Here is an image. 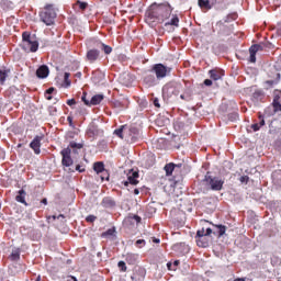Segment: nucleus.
<instances>
[{
    "mask_svg": "<svg viewBox=\"0 0 281 281\" xmlns=\"http://www.w3.org/2000/svg\"><path fill=\"white\" fill-rule=\"evenodd\" d=\"M145 21L148 25H157V23H165L167 32H175L179 27V16L172 15V7L168 3L151 4L145 14Z\"/></svg>",
    "mask_w": 281,
    "mask_h": 281,
    "instance_id": "f257e3e1",
    "label": "nucleus"
},
{
    "mask_svg": "<svg viewBox=\"0 0 281 281\" xmlns=\"http://www.w3.org/2000/svg\"><path fill=\"white\" fill-rule=\"evenodd\" d=\"M21 47L27 54L38 52V41L30 32H23Z\"/></svg>",
    "mask_w": 281,
    "mask_h": 281,
    "instance_id": "f03ea898",
    "label": "nucleus"
},
{
    "mask_svg": "<svg viewBox=\"0 0 281 281\" xmlns=\"http://www.w3.org/2000/svg\"><path fill=\"white\" fill-rule=\"evenodd\" d=\"M114 135L121 139H125V142H135L137 139V128L123 125L121 128L114 131Z\"/></svg>",
    "mask_w": 281,
    "mask_h": 281,
    "instance_id": "7ed1b4c3",
    "label": "nucleus"
},
{
    "mask_svg": "<svg viewBox=\"0 0 281 281\" xmlns=\"http://www.w3.org/2000/svg\"><path fill=\"white\" fill-rule=\"evenodd\" d=\"M40 16L45 25H54V21H56V8L54 4H47L45 11L41 12Z\"/></svg>",
    "mask_w": 281,
    "mask_h": 281,
    "instance_id": "20e7f679",
    "label": "nucleus"
},
{
    "mask_svg": "<svg viewBox=\"0 0 281 281\" xmlns=\"http://www.w3.org/2000/svg\"><path fill=\"white\" fill-rule=\"evenodd\" d=\"M205 182L207 186H210L211 190L215 191L223 190V183H225L223 179L217 177L212 178L210 176L205 178Z\"/></svg>",
    "mask_w": 281,
    "mask_h": 281,
    "instance_id": "39448f33",
    "label": "nucleus"
},
{
    "mask_svg": "<svg viewBox=\"0 0 281 281\" xmlns=\"http://www.w3.org/2000/svg\"><path fill=\"white\" fill-rule=\"evenodd\" d=\"M61 164L65 168V170H71V148H69V146L65 149L61 150Z\"/></svg>",
    "mask_w": 281,
    "mask_h": 281,
    "instance_id": "423d86ee",
    "label": "nucleus"
},
{
    "mask_svg": "<svg viewBox=\"0 0 281 281\" xmlns=\"http://www.w3.org/2000/svg\"><path fill=\"white\" fill-rule=\"evenodd\" d=\"M153 71L157 78H166L170 74L171 69L164 66L162 64H156L153 67Z\"/></svg>",
    "mask_w": 281,
    "mask_h": 281,
    "instance_id": "0eeeda50",
    "label": "nucleus"
},
{
    "mask_svg": "<svg viewBox=\"0 0 281 281\" xmlns=\"http://www.w3.org/2000/svg\"><path fill=\"white\" fill-rule=\"evenodd\" d=\"M93 170L97 172V175H101V181H104V179L109 181V171L104 169V164L95 162L93 165Z\"/></svg>",
    "mask_w": 281,
    "mask_h": 281,
    "instance_id": "6e6552de",
    "label": "nucleus"
},
{
    "mask_svg": "<svg viewBox=\"0 0 281 281\" xmlns=\"http://www.w3.org/2000/svg\"><path fill=\"white\" fill-rule=\"evenodd\" d=\"M137 179H139V173L137 171H130L127 173V180L124 182V186H128L130 183L131 186H137L139 183Z\"/></svg>",
    "mask_w": 281,
    "mask_h": 281,
    "instance_id": "1a4fd4ad",
    "label": "nucleus"
},
{
    "mask_svg": "<svg viewBox=\"0 0 281 281\" xmlns=\"http://www.w3.org/2000/svg\"><path fill=\"white\" fill-rule=\"evenodd\" d=\"M82 100L85 102V104H87L88 106H95V104H100V102H102L104 100V95L102 94H95L91 98L90 101L86 100L85 97H82Z\"/></svg>",
    "mask_w": 281,
    "mask_h": 281,
    "instance_id": "9d476101",
    "label": "nucleus"
},
{
    "mask_svg": "<svg viewBox=\"0 0 281 281\" xmlns=\"http://www.w3.org/2000/svg\"><path fill=\"white\" fill-rule=\"evenodd\" d=\"M43 137L36 136L30 144L32 150H34L35 155H41V140Z\"/></svg>",
    "mask_w": 281,
    "mask_h": 281,
    "instance_id": "9b49d317",
    "label": "nucleus"
},
{
    "mask_svg": "<svg viewBox=\"0 0 281 281\" xmlns=\"http://www.w3.org/2000/svg\"><path fill=\"white\" fill-rule=\"evenodd\" d=\"M258 52H262V45H260V44L252 45L249 48V54H250L249 61L250 63H256V54H258Z\"/></svg>",
    "mask_w": 281,
    "mask_h": 281,
    "instance_id": "f8f14e48",
    "label": "nucleus"
},
{
    "mask_svg": "<svg viewBox=\"0 0 281 281\" xmlns=\"http://www.w3.org/2000/svg\"><path fill=\"white\" fill-rule=\"evenodd\" d=\"M37 78H47L49 76V68L47 66H41L36 71Z\"/></svg>",
    "mask_w": 281,
    "mask_h": 281,
    "instance_id": "ddd939ff",
    "label": "nucleus"
},
{
    "mask_svg": "<svg viewBox=\"0 0 281 281\" xmlns=\"http://www.w3.org/2000/svg\"><path fill=\"white\" fill-rule=\"evenodd\" d=\"M99 56H100V52L97 49H90L87 53V59L90 60V63H94V60H98Z\"/></svg>",
    "mask_w": 281,
    "mask_h": 281,
    "instance_id": "4468645a",
    "label": "nucleus"
},
{
    "mask_svg": "<svg viewBox=\"0 0 281 281\" xmlns=\"http://www.w3.org/2000/svg\"><path fill=\"white\" fill-rule=\"evenodd\" d=\"M69 76H71L69 72H65L64 76L60 79V87H63L64 89H67L68 87H70L71 82L69 81Z\"/></svg>",
    "mask_w": 281,
    "mask_h": 281,
    "instance_id": "2eb2a0df",
    "label": "nucleus"
},
{
    "mask_svg": "<svg viewBox=\"0 0 281 281\" xmlns=\"http://www.w3.org/2000/svg\"><path fill=\"white\" fill-rule=\"evenodd\" d=\"M209 74L212 80H221L223 76H225V72L223 70H210Z\"/></svg>",
    "mask_w": 281,
    "mask_h": 281,
    "instance_id": "dca6fc26",
    "label": "nucleus"
},
{
    "mask_svg": "<svg viewBox=\"0 0 281 281\" xmlns=\"http://www.w3.org/2000/svg\"><path fill=\"white\" fill-rule=\"evenodd\" d=\"M25 190L23 189L18 192V195L15 196L18 203H23V205H27V202L25 201Z\"/></svg>",
    "mask_w": 281,
    "mask_h": 281,
    "instance_id": "f3484780",
    "label": "nucleus"
},
{
    "mask_svg": "<svg viewBox=\"0 0 281 281\" xmlns=\"http://www.w3.org/2000/svg\"><path fill=\"white\" fill-rule=\"evenodd\" d=\"M164 95H172L175 93L177 95V92H175V87L172 85H167L162 88Z\"/></svg>",
    "mask_w": 281,
    "mask_h": 281,
    "instance_id": "a211bd4d",
    "label": "nucleus"
},
{
    "mask_svg": "<svg viewBox=\"0 0 281 281\" xmlns=\"http://www.w3.org/2000/svg\"><path fill=\"white\" fill-rule=\"evenodd\" d=\"M10 74V69H0V85L5 83V79L8 78V75Z\"/></svg>",
    "mask_w": 281,
    "mask_h": 281,
    "instance_id": "6ab92c4d",
    "label": "nucleus"
},
{
    "mask_svg": "<svg viewBox=\"0 0 281 281\" xmlns=\"http://www.w3.org/2000/svg\"><path fill=\"white\" fill-rule=\"evenodd\" d=\"M196 245H198V247H207L210 245V241L207 240V236L206 237H198Z\"/></svg>",
    "mask_w": 281,
    "mask_h": 281,
    "instance_id": "aec40b11",
    "label": "nucleus"
},
{
    "mask_svg": "<svg viewBox=\"0 0 281 281\" xmlns=\"http://www.w3.org/2000/svg\"><path fill=\"white\" fill-rule=\"evenodd\" d=\"M177 167V165L170 162L168 165L165 166V171H166V175L168 177H170V175H172V172L175 171V168Z\"/></svg>",
    "mask_w": 281,
    "mask_h": 281,
    "instance_id": "412c9836",
    "label": "nucleus"
},
{
    "mask_svg": "<svg viewBox=\"0 0 281 281\" xmlns=\"http://www.w3.org/2000/svg\"><path fill=\"white\" fill-rule=\"evenodd\" d=\"M72 8L74 10H87V2H81L80 0H78Z\"/></svg>",
    "mask_w": 281,
    "mask_h": 281,
    "instance_id": "4be33fe9",
    "label": "nucleus"
},
{
    "mask_svg": "<svg viewBox=\"0 0 281 281\" xmlns=\"http://www.w3.org/2000/svg\"><path fill=\"white\" fill-rule=\"evenodd\" d=\"M200 8H204L205 10H210V0H199Z\"/></svg>",
    "mask_w": 281,
    "mask_h": 281,
    "instance_id": "5701e85b",
    "label": "nucleus"
},
{
    "mask_svg": "<svg viewBox=\"0 0 281 281\" xmlns=\"http://www.w3.org/2000/svg\"><path fill=\"white\" fill-rule=\"evenodd\" d=\"M265 126V119H262L259 123H255L251 125V128L256 131H260V127Z\"/></svg>",
    "mask_w": 281,
    "mask_h": 281,
    "instance_id": "b1692460",
    "label": "nucleus"
},
{
    "mask_svg": "<svg viewBox=\"0 0 281 281\" xmlns=\"http://www.w3.org/2000/svg\"><path fill=\"white\" fill-rule=\"evenodd\" d=\"M54 91H56V89L54 88H48L46 91H45V99L46 100H52V93H54Z\"/></svg>",
    "mask_w": 281,
    "mask_h": 281,
    "instance_id": "393cba45",
    "label": "nucleus"
},
{
    "mask_svg": "<svg viewBox=\"0 0 281 281\" xmlns=\"http://www.w3.org/2000/svg\"><path fill=\"white\" fill-rule=\"evenodd\" d=\"M101 49L104 50V54H111V52H113V48H111V46L105 44H101Z\"/></svg>",
    "mask_w": 281,
    "mask_h": 281,
    "instance_id": "a878e982",
    "label": "nucleus"
},
{
    "mask_svg": "<svg viewBox=\"0 0 281 281\" xmlns=\"http://www.w3.org/2000/svg\"><path fill=\"white\" fill-rule=\"evenodd\" d=\"M102 236H115V228H110L105 233L102 234Z\"/></svg>",
    "mask_w": 281,
    "mask_h": 281,
    "instance_id": "bb28decb",
    "label": "nucleus"
},
{
    "mask_svg": "<svg viewBox=\"0 0 281 281\" xmlns=\"http://www.w3.org/2000/svg\"><path fill=\"white\" fill-rule=\"evenodd\" d=\"M207 235H205V229H200V231H198V233H196V237L198 238H203V237H206Z\"/></svg>",
    "mask_w": 281,
    "mask_h": 281,
    "instance_id": "cd10ccee",
    "label": "nucleus"
},
{
    "mask_svg": "<svg viewBox=\"0 0 281 281\" xmlns=\"http://www.w3.org/2000/svg\"><path fill=\"white\" fill-rule=\"evenodd\" d=\"M217 229H218V235L220 236H223L225 234V231H226L225 226L220 225V226H217Z\"/></svg>",
    "mask_w": 281,
    "mask_h": 281,
    "instance_id": "c85d7f7f",
    "label": "nucleus"
},
{
    "mask_svg": "<svg viewBox=\"0 0 281 281\" xmlns=\"http://www.w3.org/2000/svg\"><path fill=\"white\" fill-rule=\"evenodd\" d=\"M71 148H77V150H80V148H82V144L72 142L71 143Z\"/></svg>",
    "mask_w": 281,
    "mask_h": 281,
    "instance_id": "c756f323",
    "label": "nucleus"
},
{
    "mask_svg": "<svg viewBox=\"0 0 281 281\" xmlns=\"http://www.w3.org/2000/svg\"><path fill=\"white\" fill-rule=\"evenodd\" d=\"M119 268L121 269V271H126V263L124 261H120Z\"/></svg>",
    "mask_w": 281,
    "mask_h": 281,
    "instance_id": "7c9ffc66",
    "label": "nucleus"
},
{
    "mask_svg": "<svg viewBox=\"0 0 281 281\" xmlns=\"http://www.w3.org/2000/svg\"><path fill=\"white\" fill-rule=\"evenodd\" d=\"M95 216L94 215H89V216H87L86 217V221L88 222V223H93L94 221H95Z\"/></svg>",
    "mask_w": 281,
    "mask_h": 281,
    "instance_id": "2f4dec72",
    "label": "nucleus"
},
{
    "mask_svg": "<svg viewBox=\"0 0 281 281\" xmlns=\"http://www.w3.org/2000/svg\"><path fill=\"white\" fill-rule=\"evenodd\" d=\"M11 258H12V260H19V258H20L19 252H12Z\"/></svg>",
    "mask_w": 281,
    "mask_h": 281,
    "instance_id": "473e14b6",
    "label": "nucleus"
},
{
    "mask_svg": "<svg viewBox=\"0 0 281 281\" xmlns=\"http://www.w3.org/2000/svg\"><path fill=\"white\" fill-rule=\"evenodd\" d=\"M56 218H65L64 215H59L58 217H56V215L49 216L48 221H56Z\"/></svg>",
    "mask_w": 281,
    "mask_h": 281,
    "instance_id": "72a5a7b5",
    "label": "nucleus"
},
{
    "mask_svg": "<svg viewBox=\"0 0 281 281\" xmlns=\"http://www.w3.org/2000/svg\"><path fill=\"white\" fill-rule=\"evenodd\" d=\"M154 105L157 108V109H160L161 105L159 104V99H154Z\"/></svg>",
    "mask_w": 281,
    "mask_h": 281,
    "instance_id": "f704fd0d",
    "label": "nucleus"
},
{
    "mask_svg": "<svg viewBox=\"0 0 281 281\" xmlns=\"http://www.w3.org/2000/svg\"><path fill=\"white\" fill-rule=\"evenodd\" d=\"M247 181H249V177L243 176V177L240 178V182H241V183H247Z\"/></svg>",
    "mask_w": 281,
    "mask_h": 281,
    "instance_id": "c9c22d12",
    "label": "nucleus"
},
{
    "mask_svg": "<svg viewBox=\"0 0 281 281\" xmlns=\"http://www.w3.org/2000/svg\"><path fill=\"white\" fill-rule=\"evenodd\" d=\"M76 170H77L78 172H85V167L78 165V166L76 167Z\"/></svg>",
    "mask_w": 281,
    "mask_h": 281,
    "instance_id": "e433bc0d",
    "label": "nucleus"
},
{
    "mask_svg": "<svg viewBox=\"0 0 281 281\" xmlns=\"http://www.w3.org/2000/svg\"><path fill=\"white\" fill-rule=\"evenodd\" d=\"M204 85H205L206 87H212V80L205 79V80H204Z\"/></svg>",
    "mask_w": 281,
    "mask_h": 281,
    "instance_id": "4c0bfd02",
    "label": "nucleus"
},
{
    "mask_svg": "<svg viewBox=\"0 0 281 281\" xmlns=\"http://www.w3.org/2000/svg\"><path fill=\"white\" fill-rule=\"evenodd\" d=\"M136 245L139 246V245H146V241L144 239H138L136 241Z\"/></svg>",
    "mask_w": 281,
    "mask_h": 281,
    "instance_id": "58836bf2",
    "label": "nucleus"
},
{
    "mask_svg": "<svg viewBox=\"0 0 281 281\" xmlns=\"http://www.w3.org/2000/svg\"><path fill=\"white\" fill-rule=\"evenodd\" d=\"M72 133H74L75 135H78V134L80 133V130L72 127Z\"/></svg>",
    "mask_w": 281,
    "mask_h": 281,
    "instance_id": "ea45409f",
    "label": "nucleus"
},
{
    "mask_svg": "<svg viewBox=\"0 0 281 281\" xmlns=\"http://www.w3.org/2000/svg\"><path fill=\"white\" fill-rule=\"evenodd\" d=\"M210 234H212V228H207V229L205 231V236H210Z\"/></svg>",
    "mask_w": 281,
    "mask_h": 281,
    "instance_id": "a19ab883",
    "label": "nucleus"
},
{
    "mask_svg": "<svg viewBox=\"0 0 281 281\" xmlns=\"http://www.w3.org/2000/svg\"><path fill=\"white\" fill-rule=\"evenodd\" d=\"M68 124H71V115L67 116Z\"/></svg>",
    "mask_w": 281,
    "mask_h": 281,
    "instance_id": "79ce46f5",
    "label": "nucleus"
},
{
    "mask_svg": "<svg viewBox=\"0 0 281 281\" xmlns=\"http://www.w3.org/2000/svg\"><path fill=\"white\" fill-rule=\"evenodd\" d=\"M42 203H43L44 205H47V199L44 198V199L42 200Z\"/></svg>",
    "mask_w": 281,
    "mask_h": 281,
    "instance_id": "37998d69",
    "label": "nucleus"
},
{
    "mask_svg": "<svg viewBox=\"0 0 281 281\" xmlns=\"http://www.w3.org/2000/svg\"><path fill=\"white\" fill-rule=\"evenodd\" d=\"M67 104H68V106H71V99L67 100Z\"/></svg>",
    "mask_w": 281,
    "mask_h": 281,
    "instance_id": "c03bdc74",
    "label": "nucleus"
},
{
    "mask_svg": "<svg viewBox=\"0 0 281 281\" xmlns=\"http://www.w3.org/2000/svg\"><path fill=\"white\" fill-rule=\"evenodd\" d=\"M134 194H139V189H135Z\"/></svg>",
    "mask_w": 281,
    "mask_h": 281,
    "instance_id": "a18cd8bd",
    "label": "nucleus"
},
{
    "mask_svg": "<svg viewBox=\"0 0 281 281\" xmlns=\"http://www.w3.org/2000/svg\"><path fill=\"white\" fill-rule=\"evenodd\" d=\"M178 266H179V261H175L173 267H178Z\"/></svg>",
    "mask_w": 281,
    "mask_h": 281,
    "instance_id": "49530a36",
    "label": "nucleus"
},
{
    "mask_svg": "<svg viewBox=\"0 0 281 281\" xmlns=\"http://www.w3.org/2000/svg\"><path fill=\"white\" fill-rule=\"evenodd\" d=\"M168 269H172V263H167Z\"/></svg>",
    "mask_w": 281,
    "mask_h": 281,
    "instance_id": "de8ad7c7",
    "label": "nucleus"
},
{
    "mask_svg": "<svg viewBox=\"0 0 281 281\" xmlns=\"http://www.w3.org/2000/svg\"><path fill=\"white\" fill-rule=\"evenodd\" d=\"M257 95H260V92H255L254 93V98H256Z\"/></svg>",
    "mask_w": 281,
    "mask_h": 281,
    "instance_id": "09e8293b",
    "label": "nucleus"
},
{
    "mask_svg": "<svg viewBox=\"0 0 281 281\" xmlns=\"http://www.w3.org/2000/svg\"><path fill=\"white\" fill-rule=\"evenodd\" d=\"M71 280L72 281H78V279H76V277H71Z\"/></svg>",
    "mask_w": 281,
    "mask_h": 281,
    "instance_id": "8fccbe9b",
    "label": "nucleus"
},
{
    "mask_svg": "<svg viewBox=\"0 0 281 281\" xmlns=\"http://www.w3.org/2000/svg\"><path fill=\"white\" fill-rule=\"evenodd\" d=\"M76 76H77L78 78H80V76H82V74L78 72Z\"/></svg>",
    "mask_w": 281,
    "mask_h": 281,
    "instance_id": "3c124183",
    "label": "nucleus"
},
{
    "mask_svg": "<svg viewBox=\"0 0 281 281\" xmlns=\"http://www.w3.org/2000/svg\"><path fill=\"white\" fill-rule=\"evenodd\" d=\"M280 93H281L280 91H278V90L276 91V95H280Z\"/></svg>",
    "mask_w": 281,
    "mask_h": 281,
    "instance_id": "603ef678",
    "label": "nucleus"
},
{
    "mask_svg": "<svg viewBox=\"0 0 281 281\" xmlns=\"http://www.w3.org/2000/svg\"><path fill=\"white\" fill-rule=\"evenodd\" d=\"M71 104H76V100L71 99Z\"/></svg>",
    "mask_w": 281,
    "mask_h": 281,
    "instance_id": "864d4df0",
    "label": "nucleus"
},
{
    "mask_svg": "<svg viewBox=\"0 0 281 281\" xmlns=\"http://www.w3.org/2000/svg\"><path fill=\"white\" fill-rule=\"evenodd\" d=\"M235 281H245V279H236Z\"/></svg>",
    "mask_w": 281,
    "mask_h": 281,
    "instance_id": "5fc2aeb1",
    "label": "nucleus"
},
{
    "mask_svg": "<svg viewBox=\"0 0 281 281\" xmlns=\"http://www.w3.org/2000/svg\"><path fill=\"white\" fill-rule=\"evenodd\" d=\"M136 221L139 223V221H142V218H139V217H136Z\"/></svg>",
    "mask_w": 281,
    "mask_h": 281,
    "instance_id": "6e6d98bb",
    "label": "nucleus"
},
{
    "mask_svg": "<svg viewBox=\"0 0 281 281\" xmlns=\"http://www.w3.org/2000/svg\"><path fill=\"white\" fill-rule=\"evenodd\" d=\"M154 243H159V239H154Z\"/></svg>",
    "mask_w": 281,
    "mask_h": 281,
    "instance_id": "4d7b16f0",
    "label": "nucleus"
},
{
    "mask_svg": "<svg viewBox=\"0 0 281 281\" xmlns=\"http://www.w3.org/2000/svg\"><path fill=\"white\" fill-rule=\"evenodd\" d=\"M180 98L183 100V94H181Z\"/></svg>",
    "mask_w": 281,
    "mask_h": 281,
    "instance_id": "13d9d810",
    "label": "nucleus"
},
{
    "mask_svg": "<svg viewBox=\"0 0 281 281\" xmlns=\"http://www.w3.org/2000/svg\"><path fill=\"white\" fill-rule=\"evenodd\" d=\"M279 109H280V111H281V104L279 105Z\"/></svg>",
    "mask_w": 281,
    "mask_h": 281,
    "instance_id": "bf43d9fd",
    "label": "nucleus"
},
{
    "mask_svg": "<svg viewBox=\"0 0 281 281\" xmlns=\"http://www.w3.org/2000/svg\"><path fill=\"white\" fill-rule=\"evenodd\" d=\"M116 106H120V103H116Z\"/></svg>",
    "mask_w": 281,
    "mask_h": 281,
    "instance_id": "052dcab7",
    "label": "nucleus"
},
{
    "mask_svg": "<svg viewBox=\"0 0 281 281\" xmlns=\"http://www.w3.org/2000/svg\"><path fill=\"white\" fill-rule=\"evenodd\" d=\"M116 106H120V103H116Z\"/></svg>",
    "mask_w": 281,
    "mask_h": 281,
    "instance_id": "680f3d73",
    "label": "nucleus"
}]
</instances>
